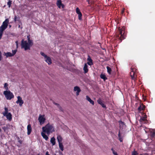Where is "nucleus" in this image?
I'll list each match as a JSON object with an SVG mask.
<instances>
[{"label":"nucleus","mask_w":155,"mask_h":155,"mask_svg":"<svg viewBox=\"0 0 155 155\" xmlns=\"http://www.w3.org/2000/svg\"><path fill=\"white\" fill-rule=\"evenodd\" d=\"M18 139V142L20 144H21L22 143V141L21 140L19 137H18L17 138Z\"/></svg>","instance_id":"nucleus-34"},{"label":"nucleus","mask_w":155,"mask_h":155,"mask_svg":"<svg viewBox=\"0 0 155 155\" xmlns=\"http://www.w3.org/2000/svg\"><path fill=\"white\" fill-rule=\"evenodd\" d=\"M15 43L16 44V46L17 48H18V41H17L15 42Z\"/></svg>","instance_id":"nucleus-44"},{"label":"nucleus","mask_w":155,"mask_h":155,"mask_svg":"<svg viewBox=\"0 0 155 155\" xmlns=\"http://www.w3.org/2000/svg\"><path fill=\"white\" fill-rule=\"evenodd\" d=\"M27 134L28 135H29L31 133L32 131V128L31 127V125L30 124H28L27 126Z\"/></svg>","instance_id":"nucleus-13"},{"label":"nucleus","mask_w":155,"mask_h":155,"mask_svg":"<svg viewBox=\"0 0 155 155\" xmlns=\"http://www.w3.org/2000/svg\"><path fill=\"white\" fill-rule=\"evenodd\" d=\"M45 133H44L43 131L41 133V135L46 140H48V136L45 134Z\"/></svg>","instance_id":"nucleus-18"},{"label":"nucleus","mask_w":155,"mask_h":155,"mask_svg":"<svg viewBox=\"0 0 155 155\" xmlns=\"http://www.w3.org/2000/svg\"><path fill=\"white\" fill-rule=\"evenodd\" d=\"M101 105L103 107L105 108L106 109V106L103 103H102Z\"/></svg>","instance_id":"nucleus-40"},{"label":"nucleus","mask_w":155,"mask_h":155,"mask_svg":"<svg viewBox=\"0 0 155 155\" xmlns=\"http://www.w3.org/2000/svg\"><path fill=\"white\" fill-rule=\"evenodd\" d=\"M3 33L0 32V39H1L2 38Z\"/></svg>","instance_id":"nucleus-43"},{"label":"nucleus","mask_w":155,"mask_h":155,"mask_svg":"<svg viewBox=\"0 0 155 155\" xmlns=\"http://www.w3.org/2000/svg\"><path fill=\"white\" fill-rule=\"evenodd\" d=\"M138 154V153L137 152L134 150L132 152V155H137Z\"/></svg>","instance_id":"nucleus-31"},{"label":"nucleus","mask_w":155,"mask_h":155,"mask_svg":"<svg viewBox=\"0 0 155 155\" xmlns=\"http://www.w3.org/2000/svg\"><path fill=\"white\" fill-rule=\"evenodd\" d=\"M2 129L5 132H6L7 130H8L9 129L8 126L6 125L2 127Z\"/></svg>","instance_id":"nucleus-24"},{"label":"nucleus","mask_w":155,"mask_h":155,"mask_svg":"<svg viewBox=\"0 0 155 155\" xmlns=\"http://www.w3.org/2000/svg\"><path fill=\"white\" fill-rule=\"evenodd\" d=\"M50 142L53 145H54L55 144V139L54 137H52L50 140Z\"/></svg>","instance_id":"nucleus-22"},{"label":"nucleus","mask_w":155,"mask_h":155,"mask_svg":"<svg viewBox=\"0 0 155 155\" xmlns=\"http://www.w3.org/2000/svg\"><path fill=\"white\" fill-rule=\"evenodd\" d=\"M118 122L119 123V127L120 128V129H123L124 126L125 125L124 122L122 121L121 120H120Z\"/></svg>","instance_id":"nucleus-15"},{"label":"nucleus","mask_w":155,"mask_h":155,"mask_svg":"<svg viewBox=\"0 0 155 155\" xmlns=\"http://www.w3.org/2000/svg\"><path fill=\"white\" fill-rule=\"evenodd\" d=\"M5 112L3 113V114L4 116H5L6 114H7L8 113V109L7 108L5 107L4 108Z\"/></svg>","instance_id":"nucleus-26"},{"label":"nucleus","mask_w":155,"mask_h":155,"mask_svg":"<svg viewBox=\"0 0 155 155\" xmlns=\"http://www.w3.org/2000/svg\"><path fill=\"white\" fill-rule=\"evenodd\" d=\"M119 138V140L120 142H123V139L122 137L121 138Z\"/></svg>","instance_id":"nucleus-45"},{"label":"nucleus","mask_w":155,"mask_h":155,"mask_svg":"<svg viewBox=\"0 0 155 155\" xmlns=\"http://www.w3.org/2000/svg\"><path fill=\"white\" fill-rule=\"evenodd\" d=\"M153 134L155 135V132H153Z\"/></svg>","instance_id":"nucleus-53"},{"label":"nucleus","mask_w":155,"mask_h":155,"mask_svg":"<svg viewBox=\"0 0 155 155\" xmlns=\"http://www.w3.org/2000/svg\"><path fill=\"white\" fill-rule=\"evenodd\" d=\"M74 91L76 92V94L77 96H78L79 95V93L81 91L80 88L78 86L74 87Z\"/></svg>","instance_id":"nucleus-8"},{"label":"nucleus","mask_w":155,"mask_h":155,"mask_svg":"<svg viewBox=\"0 0 155 155\" xmlns=\"http://www.w3.org/2000/svg\"><path fill=\"white\" fill-rule=\"evenodd\" d=\"M78 19L81 20L82 19V14L81 13L78 14Z\"/></svg>","instance_id":"nucleus-36"},{"label":"nucleus","mask_w":155,"mask_h":155,"mask_svg":"<svg viewBox=\"0 0 155 155\" xmlns=\"http://www.w3.org/2000/svg\"><path fill=\"white\" fill-rule=\"evenodd\" d=\"M57 139L58 143H62V138L60 135H58L57 136Z\"/></svg>","instance_id":"nucleus-21"},{"label":"nucleus","mask_w":155,"mask_h":155,"mask_svg":"<svg viewBox=\"0 0 155 155\" xmlns=\"http://www.w3.org/2000/svg\"><path fill=\"white\" fill-rule=\"evenodd\" d=\"M83 70H84V73L85 74L87 73L88 72V66L86 63L84 64Z\"/></svg>","instance_id":"nucleus-16"},{"label":"nucleus","mask_w":155,"mask_h":155,"mask_svg":"<svg viewBox=\"0 0 155 155\" xmlns=\"http://www.w3.org/2000/svg\"><path fill=\"white\" fill-rule=\"evenodd\" d=\"M46 155H50L49 153H48V151H47L46 153V154H45Z\"/></svg>","instance_id":"nucleus-49"},{"label":"nucleus","mask_w":155,"mask_h":155,"mask_svg":"<svg viewBox=\"0 0 155 155\" xmlns=\"http://www.w3.org/2000/svg\"><path fill=\"white\" fill-rule=\"evenodd\" d=\"M146 120V119L144 117H143L142 118H141L140 120V121H144Z\"/></svg>","instance_id":"nucleus-38"},{"label":"nucleus","mask_w":155,"mask_h":155,"mask_svg":"<svg viewBox=\"0 0 155 155\" xmlns=\"http://www.w3.org/2000/svg\"><path fill=\"white\" fill-rule=\"evenodd\" d=\"M100 77L101 78L103 79L104 81H105L107 79V78L106 77L105 75L104 74H101L100 75Z\"/></svg>","instance_id":"nucleus-20"},{"label":"nucleus","mask_w":155,"mask_h":155,"mask_svg":"<svg viewBox=\"0 0 155 155\" xmlns=\"http://www.w3.org/2000/svg\"><path fill=\"white\" fill-rule=\"evenodd\" d=\"M1 128H0V132H1Z\"/></svg>","instance_id":"nucleus-54"},{"label":"nucleus","mask_w":155,"mask_h":155,"mask_svg":"<svg viewBox=\"0 0 155 155\" xmlns=\"http://www.w3.org/2000/svg\"><path fill=\"white\" fill-rule=\"evenodd\" d=\"M56 5L59 8H60L61 7L62 8H63L64 7V5L61 2V0H58L57 1Z\"/></svg>","instance_id":"nucleus-7"},{"label":"nucleus","mask_w":155,"mask_h":155,"mask_svg":"<svg viewBox=\"0 0 155 155\" xmlns=\"http://www.w3.org/2000/svg\"><path fill=\"white\" fill-rule=\"evenodd\" d=\"M155 135L153 134V133L151 134V137L152 138H153L154 137Z\"/></svg>","instance_id":"nucleus-41"},{"label":"nucleus","mask_w":155,"mask_h":155,"mask_svg":"<svg viewBox=\"0 0 155 155\" xmlns=\"http://www.w3.org/2000/svg\"><path fill=\"white\" fill-rule=\"evenodd\" d=\"M87 60L88 61L87 62L88 64L90 66H91L93 64V60L89 55H88V58Z\"/></svg>","instance_id":"nucleus-10"},{"label":"nucleus","mask_w":155,"mask_h":155,"mask_svg":"<svg viewBox=\"0 0 155 155\" xmlns=\"http://www.w3.org/2000/svg\"><path fill=\"white\" fill-rule=\"evenodd\" d=\"M1 54H2V53H1V54H0V61H1L2 59V56Z\"/></svg>","instance_id":"nucleus-48"},{"label":"nucleus","mask_w":155,"mask_h":155,"mask_svg":"<svg viewBox=\"0 0 155 155\" xmlns=\"http://www.w3.org/2000/svg\"><path fill=\"white\" fill-rule=\"evenodd\" d=\"M41 55L43 56H44L45 58L46 57H47V55H46V54H45L43 52H41Z\"/></svg>","instance_id":"nucleus-35"},{"label":"nucleus","mask_w":155,"mask_h":155,"mask_svg":"<svg viewBox=\"0 0 155 155\" xmlns=\"http://www.w3.org/2000/svg\"><path fill=\"white\" fill-rule=\"evenodd\" d=\"M88 3H89V1H88Z\"/></svg>","instance_id":"nucleus-55"},{"label":"nucleus","mask_w":155,"mask_h":155,"mask_svg":"<svg viewBox=\"0 0 155 155\" xmlns=\"http://www.w3.org/2000/svg\"><path fill=\"white\" fill-rule=\"evenodd\" d=\"M54 104H55V105H56L58 107H60L61 108V107L60 106L59 104H58V103H54Z\"/></svg>","instance_id":"nucleus-46"},{"label":"nucleus","mask_w":155,"mask_h":155,"mask_svg":"<svg viewBox=\"0 0 155 155\" xmlns=\"http://www.w3.org/2000/svg\"><path fill=\"white\" fill-rule=\"evenodd\" d=\"M107 71L108 73L109 74H110L111 71V68L109 67V66H107Z\"/></svg>","instance_id":"nucleus-28"},{"label":"nucleus","mask_w":155,"mask_h":155,"mask_svg":"<svg viewBox=\"0 0 155 155\" xmlns=\"http://www.w3.org/2000/svg\"><path fill=\"white\" fill-rule=\"evenodd\" d=\"M5 116H6L7 118L10 121L12 119V115L10 113H8L7 114H6Z\"/></svg>","instance_id":"nucleus-17"},{"label":"nucleus","mask_w":155,"mask_h":155,"mask_svg":"<svg viewBox=\"0 0 155 155\" xmlns=\"http://www.w3.org/2000/svg\"><path fill=\"white\" fill-rule=\"evenodd\" d=\"M97 102L99 104H100L101 105L103 103V101L100 98L98 99L97 101Z\"/></svg>","instance_id":"nucleus-30"},{"label":"nucleus","mask_w":155,"mask_h":155,"mask_svg":"<svg viewBox=\"0 0 155 155\" xmlns=\"http://www.w3.org/2000/svg\"><path fill=\"white\" fill-rule=\"evenodd\" d=\"M3 94L7 100H10L14 97L13 94L9 90L5 91Z\"/></svg>","instance_id":"nucleus-5"},{"label":"nucleus","mask_w":155,"mask_h":155,"mask_svg":"<svg viewBox=\"0 0 155 155\" xmlns=\"http://www.w3.org/2000/svg\"><path fill=\"white\" fill-rule=\"evenodd\" d=\"M45 115H40L38 118V120L40 123V125L43 124L45 122L46 120L45 118L44 117Z\"/></svg>","instance_id":"nucleus-6"},{"label":"nucleus","mask_w":155,"mask_h":155,"mask_svg":"<svg viewBox=\"0 0 155 155\" xmlns=\"http://www.w3.org/2000/svg\"><path fill=\"white\" fill-rule=\"evenodd\" d=\"M9 28H10L12 26H11V25H9Z\"/></svg>","instance_id":"nucleus-52"},{"label":"nucleus","mask_w":155,"mask_h":155,"mask_svg":"<svg viewBox=\"0 0 155 155\" xmlns=\"http://www.w3.org/2000/svg\"><path fill=\"white\" fill-rule=\"evenodd\" d=\"M8 84L7 83H5L4 84V87L6 90V91L8 90Z\"/></svg>","instance_id":"nucleus-32"},{"label":"nucleus","mask_w":155,"mask_h":155,"mask_svg":"<svg viewBox=\"0 0 155 155\" xmlns=\"http://www.w3.org/2000/svg\"><path fill=\"white\" fill-rule=\"evenodd\" d=\"M124 30L125 28L124 26L121 28L119 27L115 35L117 39H118L120 40V42H121L125 38L126 36L125 34Z\"/></svg>","instance_id":"nucleus-2"},{"label":"nucleus","mask_w":155,"mask_h":155,"mask_svg":"<svg viewBox=\"0 0 155 155\" xmlns=\"http://www.w3.org/2000/svg\"><path fill=\"white\" fill-rule=\"evenodd\" d=\"M1 52L0 51V54H1Z\"/></svg>","instance_id":"nucleus-57"},{"label":"nucleus","mask_w":155,"mask_h":155,"mask_svg":"<svg viewBox=\"0 0 155 155\" xmlns=\"http://www.w3.org/2000/svg\"><path fill=\"white\" fill-rule=\"evenodd\" d=\"M45 58V61L48 64H51L52 63L50 57L47 56V57Z\"/></svg>","instance_id":"nucleus-14"},{"label":"nucleus","mask_w":155,"mask_h":155,"mask_svg":"<svg viewBox=\"0 0 155 155\" xmlns=\"http://www.w3.org/2000/svg\"><path fill=\"white\" fill-rule=\"evenodd\" d=\"M111 150L112 151V152H113V151H114L115 150H114V149L113 148H112L111 149Z\"/></svg>","instance_id":"nucleus-51"},{"label":"nucleus","mask_w":155,"mask_h":155,"mask_svg":"<svg viewBox=\"0 0 155 155\" xmlns=\"http://www.w3.org/2000/svg\"><path fill=\"white\" fill-rule=\"evenodd\" d=\"M42 129L43 131L47 133L48 135H49L50 133H52L55 131L53 125L50 124L49 123L47 124L45 127H43Z\"/></svg>","instance_id":"nucleus-3"},{"label":"nucleus","mask_w":155,"mask_h":155,"mask_svg":"<svg viewBox=\"0 0 155 155\" xmlns=\"http://www.w3.org/2000/svg\"><path fill=\"white\" fill-rule=\"evenodd\" d=\"M28 39V42L26 41H24L22 39L21 41V48H24L25 50H30V47L33 44L32 40H30L29 35L27 36Z\"/></svg>","instance_id":"nucleus-1"},{"label":"nucleus","mask_w":155,"mask_h":155,"mask_svg":"<svg viewBox=\"0 0 155 155\" xmlns=\"http://www.w3.org/2000/svg\"><path fill=\"white\" fill-rule=\"evenodd\" d=\"M60 149L62 151L64 150V147L62 143H58Z\"/></svg>","instance_id":"nucleus-25"},{"label":"nucleus","mask_w":155,"mask_h":155,"mask_svg":"<svg viewBox=\"0 0 155 155\" xmlns=\"http://www.w3.org/2000/svg\"><path fill=\"white\" fill-rule=\"evenodd\" d=\"M118 137L119 138H121L122 137L121 136V135L120 133V130L118 132Z\"/></svg>","instance_id":"nucleus-39"},{"label":"nucleus","mask_w":155,"mask_h":155,"mask_svg":"<svg viewBox=\"0 0 155 155\" xmlns=\"http://www.w3.org/2000/svg\"><path fill=\"white\" fill-rule=\"evenodd\" d=\"M12 54L13 55V56L16 54V53L17 52V50H12Z\"/></svg>","instance_id":"nucleus-37"},{"label":"nucleus","mask_w":155,"mask_h":155,"mask_svg":"<svg viewBox=\"0 0 155 155\" xmlns=\"http://www.w3.org/2000/svg\"><path fill=\"white\" fill-rule=\"evenodd\" d=\"M124 9L123 10H122V11H121V14H123L124 13Z\"/></svg>","instance_id":"nucleus-50"},{"label":"nucleus","mask_w":155,"mask_h":155,"mask_svg":"<svg viewBox=\"0 0 155 155\" xmlns=\"http://www.w3.org/2000/svg\"><path fill=\"white\" fill-rule=\"evenodd\" d=\"M4 54H5V55L6 56L7 58L9 57H12L13 56V55L10 52H7L6 53L5 52Z\"/></svg>","instance_id":"nucleus-23"},{"label":"nucleus","mask_w":155,"mask_h":155,"mask_svg":"<svg viewBox=\"0 0 155 155\" xmlns=\"http://www.w3.org/2000/svg\"><path fill=\"white\" fill-rule=\"evenodd\" d=\"M113 152V154L114 155H118L117 153V152H116L115 151H113V152Z\"/></svg>","instance_id":"nucleus-42"},{"label":"nucleus","mask_w":155,"mask_h":155,"mask_svg":"<svg viewBox=\"0 0 155 155\" xmlns=\"http://www.w3.org/2000/svg\"><path fill=\"white\" fill-rule=\"evenodd\" d=\"M76 12L78 14L81 13L80 11V10L78 8H76Z\"/></svg>","instance_id":"nucleus-33"},{"label":"nucleus","mask_w":155,"mask_h":155,"mask_svg":"<svg viewBox=\"0 0 155 155\" xmlns=\"http://www.w3.org/2000/svg\"><path fill=\"white\" fill-rule=\"evenodd\" d=\"M9 20L8 19H6L3 22L2 24V25L7 28L8 26V24L9 23Z\"/></svg>","instance_id":"nucleus-11"},{"label":"nucleus","mask_w":155,"mask_h":155,"mask_svg":"<svg viewBox=\"0 0 155 155\" xmlns=\"http://www.w3.org/2000/svg\"><path fill=\"white\" fill-rule=\"evenodd\" d=\"M86 99L89 101L91 104H92L93 105H94V101L92 100L88 96H86Z\"/></svg>","instance_id":"nucleus-19"},{"label":"nucleus","mask_w":155,"mask_h":155,"mask_svg":"<svg viewBox=\"0 0 155 155\" xmlns=\"http://www.w3.org/2000/svg\"><path fill=\"white\" fill-rule=\"evenodd\" d=\"M12 4V1L11 0H9V1L7 2V5H8L9 8H10Z\"/></svg>","instance_id":"nucleus-29"},{"label":"nucleus","mask_w":155,"mask_h":155,"mask_svg":"<svg viewBox=\"0 0 155 155\" xmlns=\"http://www.w3.org/2000/svg\"><path fill=\"white\" fill-rule=\"evenodd\" d=\"M139 155H142V154H140Z\"/></svg>","instance_id":"nucleus-56"},{"label":"nucleus","mask_w":155,"mask_h":155,"mask_svg":"<svg viewBox=\"0 0 155 155\" xmlns=\"http://www.w3.org/2000/svg\"><path fill=\"white\" fill-rule=\"evenodd\" d=\"M137 69L135 67L132 66L131 68V71L130 73V76L132 80H134V81H136V78L137 77Z\"/></svg>","instance_id":"nucleus-4"},{"label":"nucleus","mask_w":155,"mask_h":155,"mask_svg":"<svg viewBox=\"0 0 155 155\" xmlns=\"http://www.w3.org/2000/svg\"><path fill=\"white\" fill-rule=\"evenodd\" d=\"M18 100L16 101V103H19L20 106H21L22 104L24 103L23 101L22 100V98L20 96H18L17 97Z\"/></svg>","instance_id":"nucleus-9"},{"label":"nucleus","mask_w":155,"mask_h":155,"mask_svg":"<svg viewBox=\"0 0 155 155\" xmlns=\"http://www.w3.org/2000/svg\"><path fill=\"white\" fill-rule=\"evenodd\" d=\"M17 21V16H15L14 17V21Z\"/></svg>","instance_id":"nucleus-47"},{"label":"nucleus","mask_w":155,"mask_h":155,"mask_svg":"<svg viewBox=\"0 0 155 155\" xmlns=\"http://www.w3.org/2000/svg\"><path fill=\"white\" fill-rule=\"evenodd\" d=\"M146 108L145 105L143 104H140L138 108V110L139 112H140L142 110H144Z\"/></svg>","instance_id":"nucleus-12"},{"label":"nucleus","mask_w":155,"mask_h":155,"mask_svg":"<svg viewBox=\"0 0 155 155\" xmlns=\"http://www.w3.org/2000/svg\"><path fill=\"white\" fill-rule=\"evenodd\" d=\"M6 28L4 27L1 25L0 27V32H3L4 30H5Z\"/></svg>","instance_id":"nucleus-27"}]
</instances>
